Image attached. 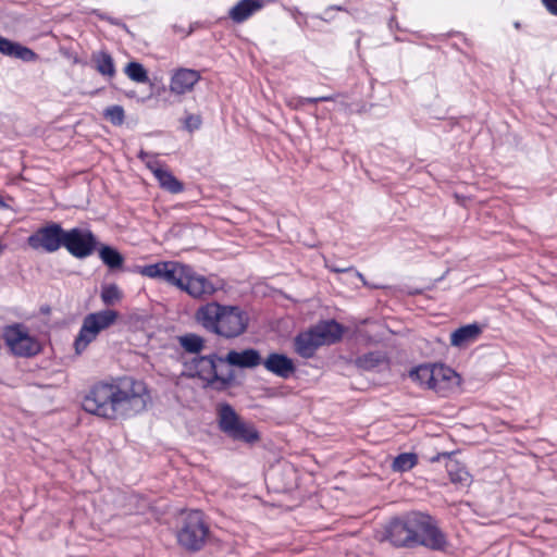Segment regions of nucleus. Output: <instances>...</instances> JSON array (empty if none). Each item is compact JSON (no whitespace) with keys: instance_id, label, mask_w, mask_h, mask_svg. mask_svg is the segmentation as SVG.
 Masks as SVG:
<instances>
[{"instance_id":"obj_1","label":"nucleus","mask_w":557,"mask_h":557,"mask_svg":"<svg viewBox=\"0 0 557 557\" xmlns=\"http://www.w3.org/2000/svg\"><path fill=\"white\" fill-rule=\"evenodd\" d=\"M150 394L143 381L123 379L94 384L82 400L87 413L106 420L134 417L147 408Z\"/></svg>"},{"instance_id":"obj_2","label":"nucleus","mask_w":557,"mask_h":557,"mask_svg":"<svg viewBox=\"0 0 557 557\" xmlns=\"http://www.w3.org/2000/svg\"><path fill=\"white\" fill-rule=\"evenodd\" d=\"M381 542L395 548L425 547L433 552H446L449 542L437 520L428 512L411 510L394 516L384 524Z\"/></svg>"},{"instance_id":"obj_3","label":"nucleus","mask_w":557,"mask_h":557,"mask_svg":"<svg viewBox=\"0 0 557 557\" xmlns=\"http://www.w3.org/2000/svg\"><path fill=\"white\" fill-rule=\"evenodd\" d=\"M195 321L207 332L224 338H235L244 334L249 324V315L239 306L210 301L197 308Z\"/></svg>"},{"instance_id":"obj_4","label":"nucleus","mask_w":557,"mask_h":557,"mask_svg":"<svg viewBox=\"0 0 557 557\" xmlns=\"http://www.w3.org/2000/svg\"><path fill=\"white\" fill-rule=\"evenodd\" d=\"M223 363L225 362L222 360V356L216 351H211L206 356L193 357L188 363V368L194 370L190 376L198 377L202 381L203 387L218 393L239 385L234 370L230 369L225 374L219 372V367Z\"/></svg>"},{"instance_id":"obj_5","label":"nucleus","mask_w":557,"mask_h":557,"mask_svg":"<svg viewBox=\"0 0 557 557\" xmlns=\"http://www.w3.org/2000/svg\"><path fill=\"white\" fill-rule=\"evenodd\" d=\"M216 422L219 430L233 442L253 446L261 440V434L255 424L245 421L228 403L218 405Z\"/></svg>"},{"instance_id":"obj_6","label":"nucleus","mask_w":557,"mask_h":557,"mask_svg":"<svg viewBox=\"0 0 557 557\" xmlns=\"http://www.w3.org/2000/svg\"><path fill=\"white\" fill-rule=\"evenodd\" d=\"M211 537L210 525L201 510H190L181 519L176 531L178 545L189 553L200 552Z\"/></svg>"},{"instance_id":"obj_7","label":"nucleus","mask_w":557,"mask_h":557,"mask_svg":"<svg viewBox=\"0 0 557 557\" xmlns=\"http://www.w3.org/2000/svg\"><path fill=\"white\" fill-rule=\"evenodd\" d=\"M2 339L9 352L17 358H33L42 351L39 339L30 335L23 323H12L2 329Z\"/></svg>"},{"instance_id":"obj_8","label":"nucleus","mask_w":557,"mask_h":557,"mask_svg":"<svg viewBox=\"0 0 557 557\" xmlns=\"http://www.w3.org/2000/svg\"><path fill=\"white\" fill-rule=\"evenodd\" d=\"M188 264L178 261H159L146 265H135L133 272L156 278L180 288Z\"/></svg>"},{"instance_id":"obj_9","label":"nucleus","mask_w":557,"mask_h":557,"mask_svg":"<svg viewBox=\"0 0 557 557\" xmlns=\"http://www.w3.org/2000/svg\"><path fill=\"white\" fill-rule=\"evenodd\" d=\"M64 236L65 228L60 223L48 222L33 232L26 243L34 250L52 253L64 246Z\"/></svg>"},{"instance_id":"obj_10","label":"nucleus","mask_w":557,"mask_h":557,"mask_svg":"<svg viewBox=\"0 0 557 557\" xmlns=\"http://www.w3.org/2000/svg\"><path fill=\"white\" fill-rule=\"evenodd\" d=\"M99 240L90 228L72 227L65 230L64 248L76 259H86L98 248Z\"/></svg>"},{"instance_id":"obj_11","label":"nucleus","mask_w":557,"mask_h":557,"mask_svg":"<svg viewBox=\"0 0 557 557\" xmlns=\"http://www.w3.org/2000/svg\"><path fill=\"white\" fill-rule=\"evenodd\" d=\"M461 376L453 368L442 362L434 363V383L431 389L441 397H448L458 392L461 385Z\"/></svg>"},{"instance_id":"obj_12","label":"nucleus","mask_w":557,"mask_h":557,"mask_svg":"<svg viewBox=\"0 0 557 557\" xmlns=\"http://www.w3.org/2000/svg\"><path fill=\"white\" fill-rule=\"evenodd\" d=\"M180 289L193 298L201 299L213 295L218 288L208 277L197 273L191 265H187Z\"/></svg>"},{"instance_id":"obj_13","label":"nucleus","mask_w":557,"mask_h":557,"mask_svg":"<svg viewBox=\"0 0 557 557\" xmlns=\"http://www.w3.org/2000/svg\"><path fill=\"white\" fill-rule=\"evenodd\" d=\"M261 364L267 371L281 379H289L297 370L294 360L283 352H270Z\"/></svg>"},{"instance_id":"obj_14","label":"nucleus","mask_w":557,"mask_h":557,"mask_svg":"<svg viewBox=\"0 0 557 557\" xmlns=\"http://www.w3.org/2000/svg\"><path fill=\"white\" fill-rule=\"evenodd\" d=\"M222 360L230 367L253 369L261 364L262 357L258 349L249 347L240 351L231 349L222 356Z\"/></svg>"},{"instance_id":"obj_15","label":"nucleus","mask_w":557,"mask_h":557,"mask_svg":"<svg viewBox=\"0 0 557 557\" xmlns=\"http://www.w3.org/2000/svg\"><path fill=\"white\" fill-rule=\"evenodd\" d=\"M320 346H322L321 341L313 327L298 333L294 338L295 352L305 359L312 358Z\"/></svg>"},{"instance_id":"obj_16","label":"nucleus","mask_w":557,"mask_h":557,"mask_svg":"<svg viewBox=\"0 0 557 557\" xmlns=\"http://www.w3.org/2000/svg\"><path fill=\"white\" fill-rule=\"evenodd\" d=\"M199 79L200 75L197 71L178 69L171 77L170 90L177 95L186 94L193 89Z\"/></svg>"},{"instance_id":"obj_17","label":"nucleus","mask_w":557,"mask_h":557,"mask_svg":"<svg viewBox=\"0 0 557 557\" xmlns=\"http://www.w3.org/2000/svg\"><path fill=\"white\" fill-rule=\"evenodd\" d=\"M483 332V326L478 323H469L459 326L450 334V345L457 348H463L475 342Z\"/></svg>"},{"instance_id":"obj_18","label":"nucleus","mask_w":557,"mask_h":557,"mask_svg":"<svg viewBox=\"0 0 557 557\" xmlns=\"http://www.w3.org/2000/svg\"><path fill=\"white\" fill-rule=\"evenodd\" d=\"M313 330L317 332V336L322 345L339 342L345 331L343 324L334 319L321 322L313 326Z\"/></svg>"},{"instance_id":"obj_19","label":"nucleus","mask_w":557,"mask_h":557,"mask_svg":"<svg viewBox=\"0 0 557 557\" xmlns=\"http://www.w3.org/2000/svg\"><path fill=\"white\" fill-rule=\"evenodd\" d=\"M263 3L261 0H240L228 12L230 17L235 23H243L261 10Z\"/></svg>"},{"instance_id":"obj_20","label":"nucleus","mask_w":557,"mask_h":557,"mask_svg":"<svg viewBox=\"0 0 557 557\" xmlns=\"http://www.w3.org/2000/svg\"><path fill=\"white\" fill-rule=\"evenodd\" d=\"M0 52L27 62L35 61L37 59V54L33 50L3 37H0Z\"/></svg>"},{"instance_id":"obj_21","label":"nucleus","mask_w":557,"mask_h":557,"mask_svg":"<svg viewBox=\"0 0 557 557\" xmlns=\"http://www.w3.org/2000/svg\"><path fill=\"white\" fill-rule=\"evenodd\" d=\"M176 339L184 354L199 357L202 356L201 351L206 349V339L196 333H185L178 335Z\"/></svg>"},{"instance_id":"obj_22","label":"nucleus","mask_w":557,"mask_h":557,"mask_svg":"<svg viewBox=\"0 0 557 557\" xmlns=\"http://www.w3.org/2000/svg\"><path fill=\"white\" fill-rule=\"evenodd\" d=\"M152 172L162 189L171 194H180L184 190V184L168 169L158 166Z\"/></svg>"},{"instance_id":"obj_23","label":"nucleus","mask_w":557,"mask_h":557,"mask_svg":"<svg viewBox=\"0 0 557 557\" xmlns=\"http://www.w3.org/2000/svg\"><path fill=\"white\" fill-rule=\"evenodd\" d=\"M445 467L451 483L462 486H469L471 484L472 475L465 465L454 459V457H451L449 461H446Z\"/></svg>"},{"instance_id":"obj_24","label":"nucleus","mask_w":557,"mask_h":557,"mask_svg":"<svg viewBox=\"0 0 557 557\" xmlns=\"http://www.w3.org/2000/svg\"><path fill=\"white\" fill-rule=\"evenodd\" d=\"M409 377L421 387L431 389L434 383V363H421L409 371Z\"/></svg>"},{"instance_id":"obj_25","label":"nucleus","mask_w":557,"mask_h":557,"mask_svg":"<svg viewBox=\"0 0 557 557\" xmlns=\"http://www.w3.org/2000/svg\"><path fill=\"white\" fill-rule=\"evenodd\" d=\"M99 258L110 270L121 269L124 256L113 246L99 243L97 250Z\"/></svg>"},{"instance_id":"obj_26","label":"nucleus","mask_w":557,"mask_h":557,"mask_svg":"<svg viewBox=\"0 0 557 557\" xmlns=\"http://www.w3.org/2000/svg\"><path fill=\"white\" fill-rule=\"evenodd\" d=\"M383 363H387V357L383 351L380 350L366 352L361 356H358L355 360L356 367L363 371H373L381 367Z\"/></svg>"},{"instance_id":"obj_27","label":"nucleus","mask_w":557,"mask_h":557,"mask_svg":"<svg viewBox=\"0 0 557 557\" xmlns=\"http://www.w3.org/2000/svg\"><path fill=\"white\" fill-rule=\"evenodd\" d=\"M97 338V335L92 333L87 324L82 323V326L74 339V349L77 355H82L88 345Z\"/></svg>"},{"instance_id":"obj_28","label":"nucleus","mask_w":557,"mask_h":557,"mask_svg":"<svg viewBox=\"0 0 557 557\" xmlns=\"http://www.w3.org/2000/svg\"><path fill=\"white\" fill-rule=\"evenodd\" d=\"M92 61L95 63L96 70L100 74H102L104 76H109V77H112L114 75L115 69H114L113 59L108 53L98 52V53L94 54Z\"/></svg>"},{"instance_id":"obj_29","label":"nucleus","mask_w":557,"mask_h":557,"mask_svg":"<svg viewBox=\"0 0 557 557\" xmlns=\"http://www.w3.org/2000/svg\"><path fill=\"white\" fill-rule=\"evenodd\" d=\"M418 463V455L414 453H401L394 458L392 468L394 471L406 472Z\"/></svg>"},{"instance_id":"obj_30","label":"nucleus","mask_w":557,"mask_h":557,"mask_svg":"<svg viewBox=\"0 0 557 557\" xmlns=\"http://www.w3.org/2000/svg\"><path fill=\"white\" fill-rule=\"evenodd\" d=\"M88 315L96 320V323L103 331L110 327L119 318V312L112 309H104L97 312L88 313Z\"/></svg>"},{"instance_id":"obj_31","label":"nucleus","mask_w":557,"mask_h":557,"mask_svg":"<svg viewBox=\"0 0 557 557\" xmlns=\"http://www.w3.org/2000/svg\"><path fill=\"white\" fill-rule=\"evenodd\" d=\"M100 298L102 302L109 307L121 301L123 298V293L116 284H107L101 287Z\"/></svg>"},{"instance_id":"obj_32","label":"nucleus","mask_w":557,"mask_h":557,"mask_svg":"<svg viewBox=\"0 0 557 557\" xmlns=\"http://www.w3.org/2000/svg\"><path fill=\"white\" fill-rule=\"evenodd\" d=\"M124 72L135 83L146 84L149 81L147 70L138 62H129Z\"/></svg>"},{"instance_id":"obj_33","label":"nucleus","mask_w":557,"mask_h":557,"mask_svg":"<svg viewBox=\"0 0 557 557\" xmlns=\"http://www.w3.org/2000/svg\"><path fill=\"white\" fill-rule=\"evenodd\" d=\"M124 107H106L102 112V116L110 121L114 126H121L124 122Z\"/></svg>"},{"instance_id":"obj_34","label":"nucleus","mask_w":557,"mask_h":557,"mask_svg":"<svg viewBox=\"0 0 557 557\" xmlns=\"http://www.w3.org/2000/svg\"><path fill=\"white\" fill-rule=\"evenodd\" d=\"M182 127L188 133H193L200 128L202 124V117L199 114L185 112V116L182 119Z\"/></svg>"},{"instance_id":"obj_35","label":"nucleus","mask_w":557,"mask_h":557,"mask_svg":"<svg viewBox=\"0 0 557 557\" xmlns=\"http://www.w3.org/2000/svg\"><path fill=\"white\" fill-rule=\"evenodd\" d=\"M334 272H349V271H354L356 276L362 282V284L364 286H368L372 289H380L382 288L383 286L382 285H376V284H370L367 282L364 275L360 272H358L357 270H355L354 268H348V269H338V268H334L332 269Z\"/></svg>"},{"instance_id":"obj_36","label":"nucleus","mask_w":557,"mask_h":557,"mask_svg":"<svg viewBox=\"0 0 557 557\" xmlns=\"http://www.w3.org/2000/svg\"><path fill=\"white\" fill-rule=\"evenodd\" d=\"M83 323L87 324V327L97 336L102 331L96 323V320H92L88 314L84 318Z\"/></svg>"},{"instance_id":"obj_37","label":"nucleus","mask_w":557,"mask_h":557,"mask_svg":"<svg viewBox=\"0 0 557 557\" xmlns=\"http://www.w3.org/2000/svg\"><path fill=\"white\" fill-rule=\"evenodd\" d=\"M83 323L87 324V327L97 336L102 331L96 323V320H92L88 314L84 318Z\"/></svg>"},{"instance_id":"obj_38","label":"nucleus","mask_w":557,"mask_h":557,"mask_svg":"<svg viewBox=\"0 0 557 557\" xmlns=\"http://www.w3.org/2000/svg\"><path fill=\"white\" fill-rule=\"evenodd\" d=\"M455 451H443V453H437L436 455L432 456L430 458V462L434 463V462H438L441 461L442 459H445L446 461H449V459L451 457L455 456Z\"/></svg>"},{"instance_id":"obj_39","label":"nucleus","mask_w":557,"mask_h":557,"mask_svg":"<svg viewBox=\"0 0 557 557\" xmlns=\"http://www.w3.org/2000/svg\"><path fill=\"white\" fill-rule=\"evenodd\" d=\"M547 10L557 15V0H542Z\"/></svg>"},{"instance_id":"obj_40","label":"nucleus","mask_w":557,"mask_h":557,"mask_svg":"<svg viewBox=\"0 0 557 557\" xmlns=\"http://www.w3.org/2000/svg\"><path fill=\"white\" fill-rule=\"evenodd\" d=\"M310 101H335V99L331 98V97H318V98H314V99H310Z\"/></svg>"},{"instance_id":"obj_41","label":"nucleus","mask_w":557,"mask_h":557,"mask_svg":"<svg viewBox=\"0 0 557 557\" xmlns=\"http://www.w3.org/2000/svg\"><path fill=\"white\" fill-rule=\"evenodd\" d=\"M0 209L1 210L10 209V206L7 203V201L1 196H0Z\"/></svg>"},{"instance_id":"obj_42","label":"nucleus","mask_w":557,"mask_h":557,"mask_svg":"<svg viewBox=\"0 0 557 557\" xmlns=\"http://www.w3.org/2000/svg\"><path fill=\"white\" fill-rule=\"evenodd\" d=\"M138 159H140L141 161L146 160V158L148 157V153L144 150H140L137 154Z\"/></svg>"},{"instance_id":"obj_43","label":"nucleus","mask_w":557,"mask_h":557,"mask_svg":"<svg viewBox=\"0 0 557 557\" xmlns=\"http://www.w3.org/2000/svg\"><path fill=\"white\" fill-rule=\"evenodd\" d=\"M5 248H7V245H4L0 242V255L5 250Z\"/></svg>"}]
</instances>
